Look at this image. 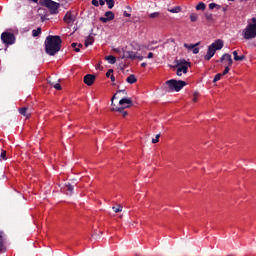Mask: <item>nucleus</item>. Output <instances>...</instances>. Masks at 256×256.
I'll return each instance as SVG.
<instances>
[{
    "label": "nucleus",
    "mask_w": 256,
    "mask_h": 256,
    "mask_svg": "<svg viewBox=\"0 0 256 256\" xmlns=\"http://www.w3.org/2000/svg\"><path fill=\"white\" fill-rule=\"evenodd\" d=\"M166 84L168 85L170 91L179 92V91H181V89H183V87H185L187 85V82L183 81V80L171 79V80L166 81Z\"/></svg>",
    "instance_id": "7"
},
{
    "label": "nucleus",
    "mask_w": 256,
    "mask_h": 256,
    "mask_svg": "<svg viewBox=\"0 0 256 256\" xmlns=\"http://www.w3.org/2000/svg\"><path fill=\"white\" fill-rule=\"evenodd\" d=\"M147 58H148V59H153V53L150 52V53L148 54Z\"/></svg>",
    "instance_id": "45"
},
{
    "label": "nucleus",
    "mask_w": 256,
    "mask_h": 256,
    "mask_svg": "<svg viewBox=\"0 0 256 256\" xmlns=\"http://www.w3.org/2000/svg\"><path fill=\"white\" fill-rule=\"evenodd\" d=\"M197 19H199V15H197L196 13H191L190 14V21H191V23L197 22Z\"/></svg>",
    "instance_id": "26"
},
{
    "label": "nucleus",
    "mask_w": 256,
    "mask_h": 256,
    "mask_svg": "<svg viewBox=\"0 0 256 256\" xmlns=\"http://www.w3.org/2000/svg\"><path fill=\"white\" fill-rule=\"evenodd\" d=\"M126 81H127L130 85H133V83H137V78L135 77L134 74H131L130 76L127 77Z\"/></svg>",
    "instance_id": "20"
},
{
    "label": "nucleus",
    "mask_w": 256,
    "mask_h": 256,
    "mask_svg": "<svg viewBox=\"0 0 256 256\" xmlns=\"http://www.w3.org/2000/svg\"><path fill=\"white\" fill-rule=\"evenodd\" d=\"M0 157L3 159V161H7V151L2 150Z\"/></svg>",
    "instance_id": "35"
},
{
    "label": "nucleus",
    "mask_w": 256,
    "mask_h": 256,
    "mask_svg": "<svg viewBox=\"0 0 256 256\" xmlns=\"http://www.w3.org/2000/svg\"><path fill=\"white\" fill-rule=\"evenodd\" d=\"M95 75L93 74H87L84 76V83L85 85H88V87H91L95 83Z\"/></svg>",
    "instance_id": "11"
},
{
    "label": "nucleus",
    "mask_w": 256,
    "mask_h": 256,
    "mask_svg": "<svg viewBox=\"0 0 256 256\" xmlns=\"http://www.w3.org/2000/svg\"><path fill=\"white\" fill-rule=\"evenodd\" d=\"M6 248H5V239L3 238L2 235H0V252L5 253Z\"/></svg>",
    "instance_id": "19"
},
{
    "label": "nucleus",
    "mask_w": 256,
    "mask_h": 256,
    "mask_svg": "<svg viewBox=\"0 0 256 256\" xmlns=\"http://www.w3.org/2000/svg\"><path fill=\"white\" fill-rule=\"evenodd\" d=\"M189 67H191V63L187 62L186 60H177L176 61V74L178 77H181L184 73V75H187L189 71Z\"/></svg>",
    "instance_id": "4"
},
{
    "label": "nucleus",
    "mask_w": 256,
    "mask_h": 256,
    "mask_svg": "<svg viewBox=\"0 0 256 256\" xmlns=\"http://www.w3.org/2000/svg\"><path fill=\"white\" fill-rule=\"evenodd\" d=\"M244 39L249 41L256 37V18H252V23H249L246 28L242 31Z\"/></svg>",
    "instance_id": "3"
},
{
    "label": "nucleus",
    "mask_w": 256,
    "mask_h": 256,
    "mask_svg": "<svg viewBox=\"0 0 256 256\" xmlns=\"http://www.w3.org/2000/svg\"><path fill=\"white\" fill-rule=\"evenodd\" d=\"M221 77H223L221 73L216 74L214 76L213 83H217V81H221Z\"/></svg>",
    "instance_id": "34"
},
{
    "label": "nucleus",
    "mask_w": 256,
    "mask_h": 256,
    "mask_svg": "<svg viewBox=\"0 0 256 256\" xmlns=\"http://www.w3.org/2000/svg\"><path fill=\"white\" fill-rule=\"evenodd\" d=\"M41 33V27H38L36 30L32 31L33 37H39V34Z\"/></svg>",
    "instance_id": "32"
},
{
    "label": "nucleus",
    "mask_w": 256,
    "mask_h": 256,
    "mask_svg": "<svg viewBox=\"0 0 256 256\" xmlns=\"http://www.w3.org/2000/svg\"><path fill=\"white\" fill-rule=\"evenodd\" d=\"M192 52L194 53V55H197V53H199V48H197V46L194 47V48L192 49Z\"/></svg>",
    "instance_id": "41"
},
{
    "label": "nucleus",
    "mask_w": 256,
    "mask_h": 256,
    "mask_svg": "<svg viewBox=\"0 0 256 256\" xmlns=\"http://www.w3.org/2000/svg\"><path fill=\"white\" fill-rule=\"evenodd\" d=\"M108 9H113L115 7V0H104Z\"/></svg>",
    "instance_id": "24"
},
{
    "label": "nucleus",
    "mask_w": 256,
    "mask_h": 256,
    "mask_svg": "<svg viewBox=\"0 0 256 256\" xmlns=\"http://www.w3.org/2000/svg\"><path fill=\"white\" fill-rule=\"evenodd\" d=\"M207 9V5L205 3L200 2L198 5H196V11H205Z\"/></svg>",
    "instance_id": "22"
},
{
    "label": "nucleus",
    "mask_w": 256,
    "mask_h": 256,
    "mask_svg": "<svg viewBox=\"0 0 256 256\" xmlns=\"http://www.w3.org/2000/svg\"><path fill=\"white\" fill-rule=\"evenodd\" d=\"M233 55H234V61H243L245 59V55L239 56L237 51H234Z\"/></svg>",
    "instance_id": "23"
},
{
    "label": "nucleus",
    "mask_w": 256,
    "mask_h": 256,
    "mask_svg": "<svg viewBox=\"0 0 256 256\" xmlns=\"http://www.w3.org/2000/svg\"><path fill=\"white\" fill-rule=\"evenodd\" d=\"M230 67L231 66H225L223 73H221L222 77H224V75H227V73H229V71H231Z\"/></svg>",
    "instance_id": "36"
},
{
    "label": "nucleus",
    "mask_w": 256,
    "mask_h": 256,
    "mask_svg": "<svg viewBox=\"0 0 256 256\" xmlns=\"http://www.w3.org/2000/svg\"><path fill=\"white\" fill-rule=\"evenodd\" d=\"M113 19H115V13H113V11H106L104 17H100L102 23H109V21H113Z\"/></svg>",
    "instance_id": "9"
},
{
    "label": "nucleus",
    "mask_w": 256,
    "mask_h": 256,
    "mask_svg": "<svg viewBox=\"0 0 256 256\" xmlns=\"http://www.w3.org/2000/svg\"><path fill=\"white\" fill-rule=\"evenodd\" d=\"M0 51H3V49H2V48H0Z\"/></svg>",
    "instance_id": "53"
},
{
    "label": "nucleus",
    "mask_w": 256,
    "mask_h": 256,
    "mask_svg": "<svg viewBox=\"0 0 256 256\" xmlns=\"http://www.w3.org/2000/svg\"><path fill=\"white\" fill-rule=\"evenodd\" d=\"M92 43H95V38L93 37V35H89L85 39V47H89V45H91Z\"/></svg>",
    "instance_id": "17"
},
{
    "label": "nucleus",
    "mask_w": 256,
    "mask_h": 256,
    "mask_svg": "<svg viewBox=\"0 0 256 256\" xmlns=\"http://www.w3.org/2000/svg\"><path fill=\"white\" fill-rule=\"evenodd\" d=\"M198 97H199V92H194L193 98H192L193 103H197Z\"/></svg>",
    "instance_id": "37"
},
{
    "label": "nucleus",
    "mask_w": 256,
    "mask_h": 256,
    "mask_svg": "<svg viewBox=\"0 0 256 256\" xmlns=\"http://www.w3.org/2000/svg\"><path fill=\"white\" fill-rule=\"evenodd\" d=\"M2 43L4 45H6L5 51H7V47H9V45H15V41H17V38L15 37V34H13L12 32H3L1 34L0 37Z\"/></svg>",
    "instance_id": "5"
},
{
    "label": "nucleus",
    "mask_w": 256,
    "mask_h": 256,
    "mask_svg": "<svg viewBox=\"0 0 256 256\" xmlns=\"http://www.w3.org/2000/svg\"><path fill=\"white\" fill-rule=\"evenodd\" d=\"M71 47H73V49L76 51V53H79V51H81V49H79V47H83V44L72 43Z\"/></svg>",
    "instance_id": "27"
},
{
    "label": "nucleus",
    "mask_w": 256,
    "mask_h": 256,
    "mask_svg": "<svg viewBox=\"0 0 256 256\" xmlns=\"http://www.w3.org/2000/svg\"><path fill=\"white\" fill-rule=\"evenodd\" d=\"M228 1H235V0H228Z\"/></svg>",
    "instance_id": "54"
},
{
    "label": "nucleus",
    "mask_w": 256,
    "mask_h": 256,
    "mask_svg": "<svg viewBox=\"0 0 256 256\" xmlns=\"http://www.w3.org/2000/svg\"><path fill=\"white\" fill-rule=\"evenodd\" d=\"M224 46V42L221 39L215 40L207 50L206 55L204 56L205 61H211V58L215 56L217 51H221V48Z\"/></svg>",
    "instance_id": "2"
},
{
    "label": "nucleus",
    "mask_w": 256,
    "mask_h": 256,
    "mask_svg": "<svg viewBox=\"0 0 256 256\" xmlns=\"http://www.w3.org/2000/svg\"><path fill=\"white\" fill-rule=\"evenodd\" d=\"M169 13H181V6H176L172 9H168Z\"/></svg>",
    "instance_id": "28"
},
{
    "label": "nucleus",
    "mask_w": 256,
    "mask_h": 256,
    "mask_svg": "<svg viewBox=\"0 0 256 256\" xmlns=\"http://www.w3.org/2000/svg\"><path fill=\"white\" fill-rule=\"evenodd\" d=\"M111 73H113V69H109L106 73V77H111Z\"/></svg>",
    "instance_id": "42"
},
{
    "label": "nucleus",
    "mask_w": 256,
    "mask_h": 256,
    "mask_svg": "<svg viewBox=\"0 0 256 256\" xmlns=\"http://www.w3.org/2000/svg\"><path fill=\"white\" fill-rule=\"evenodd\" d=\"M206 20L208 21V23H213L214 19H213V14L209 13V12H206L204 14Z\"/></svg>",
    "instance_id": "25"
},
{
    "label": "nucleus",
    "mask_w": 256,
    "mask_h": 256,
    "mask_svg": "<svg viewBox=\"0 0 256 256\" xmlns=\"http://www.w3.org/2000/svg\"><path fill=\"white\" fill-rule=\"evenodd\" d=\"M105 59L108 61V63H110V65H115L117 62V58H115L113 55L106 56Z\"/></svg>",
    "instance_id": "18"
},
{
    "label": "nucleus",
    "mask_w": 256,
    "mask_h": 256,
    "mask_svg": "<svg viewBox=\"0 0 256 256\" xmlns=\"http://www.w3.org/2000/svg\"><path fill=\"white\" fill-rule=\"evenodd\" d=\"M216 63H223V65H226V67H232L233 58L231 57V54L225 53L221 56L220 60L216 61Z\"/></svg>",
    "instance_id": "8"
},
{
    "label": "nucleus",
    "mask_w": 256,
    "mask_h": 256,
    "mask_svg": "<svg viewBox=\"0 0 256 256\" xmlns=\"http://www.w3.org/2000/svg\"><path fill=\"white\" fill-rule=\"evenodd\" d=\"M141 67H147V63L143 62V63L141 64Z\"/></svg>",
    "instance_id": "50"
},
{
    "label": "nucleus",
    "mask_w": 256,
    "mask_h": 256,
    "mask_svg": "<svg viewBox=\"0 0 256 256\" xmlns=\"http://www.w3.org/2000/svg\"><path fill=\"white\" fill-rule=\"evenodd\" d=\"M159 137H161V134L156 135V137L152 139V143H159Z\"/></svg>",
    "instance_id": "38"
},
{
    "label": "nucleus",
    "mask_w": 256,
    "mask_h": 256,
    "mask_svg": "<svg viewBox=\"0 0 256 256\" xmlns=\"http://www.w3.org/2000/svg\"><path fill=\"white\" fill-rule=\"evenodd\" d=\"M49 85H51V87H54V85H56L55 82H51V81H48Z\"/></svg>",
    "instance_id": "47"
},
{
    "label": "nucleus",
    "mask_w": 256,
    "mask_h": 256,
    "mask_svg": "<svg viewBox=\"0 0 256 256\" xmlns=\"http://www.w3.org/2000/svg\"><path fill=\"white\" fill-rule=\"evenodd\" d=\"M124 17H131V13H128L127 11H124Z\"/></svg>",
    "instance_id": "44"
},
{
    "label": "nucleus",
    "mask_w": 256,
    "mask_h": 256,
    "mask_svg": "<svg viewBox=\"0 0 256 256\" xmlns=\"http://www.w3.org/2000/svg\"><path fill=\"white\" fill-rule=\"evenodd\" d=\"M98 5H101V6L105 5V0H99Z\"/></svg>",
    "instance_id": "43"
},
{
    "label": "nucleus",
    "mask_w": 256,
    "mask_h": 256,
    "mask_svg": "<svg viewBox=\"0 0 256 256\" xmlns=\"http://www.w3.org/2000/svg\"><path fill=\"white\" fill-rule=\"evenodd\" d=\"M92 5H94V7H99V0H92Z\"/></svg>",
    "instance_id": "40"
},
{
    "label": "nucleus",
    "mask_w": 256,
    "mask_h": 256,
    "mask_svg": "<svg viewBox=\"0 0 256 256\" xmlns=\"http://www.w3.org/2000/svg\"><path fill=\"white\" fill-rule=\"evenodd\" d=\"M160 15H161L160 12H153V13L149 14V18L150 19H157Z\"/></svg>",
    "instance_id": "31"
},
{
    "label": "nucleus",
    "mask_w": 256,
    "mask_h": 256,
    "mask_svg": "<svg viewBox=\"0 0 256 256\" xmlns=\"http://www.w3.org/2000/svg\"><path fill=\"white\" fill-rule=\"evenodd\" d=\"M63 44V40H61V36L59 35H49L46 37L44 45H45V53L50 55V57H54L61 51V47Z\"/></svg>",
    "instance_id": "1"
},
{
    "label": "nucleus",
    "mask_w": 256,
    "mask_h": 256,
    "mask_svg": "<svg viewBox=\"0 0 256 256\" xmlns=\"http://www.w3.org/2000/svg\"><path fill=\"white\" fill-rule=\"evenodd\" d=\"M110 79L112 82H115V76L113 74L110 76Z\"/></svg>",
    "instance_id": "46"
},
{
    "label": "nucleus",
    "mask_w": 256,
    "mask_h": 256,
    "mask_svg": "<svg viewBox=\"0 0 256 256\" xmlns=\"http://www.w3.org/2000/svg\"><path fill=\"white\" fill-rule=\"evenodd\" d=\"M223 11H224V12L227 11V8H223Z\"/></svg>",
    "instance_id": "52"
},
{
    "label": "nucleus",
    "mask_w": 256,
    "mask_h": 256,
    "mask_svg": "<svg viewBox=\"0 0 256 256\" xmlns=\"http://www.w3.org/2000/svg\"><path fill=\"white\" fill-rule=\"evenodd\" d=\"M118 93H123V95H127V92L125 90H118L116 94L113 95L112 97V105H113V101H115V99H117V94Z\"/></svg>",
    "instance_id": "30"
},
{
    "label": "nucleus",
    "mask_w": 256,
    "mask_h": 256,
    "mask_svg": "<svg viewBox=\"0 0 256 256\" xmlns=\"http://www.w3.org/2000/svg\"><path fill=\"white\" fill-rule=\"evenodd\" d=\"M125 107H113L111 108V111H117L118 113H122V117H127L128 113L127 111H124Z\"/></svg>",
    "instance_id": "15"
},
{
    "label": "nucleus",
    "mask_w": 256,
    "mask_h": 256,
    "mask_svg": "<svg viewBox=\"0 0 256 256\" xmlns=\"http://www.w3.org/2000/svg\"><path fill=\"white\" fill-rule=\"evenodd\" d=\"M114 213H121V211H123V206L118 205V206H113L112 207Z\"/></svg>",
    "instance_id": "29"
},
{
    "label": "nucleus",
    "mask_w": 256,
    "mask_h": 256,
    "mask_svg": "<svg viewBox=\"0 0 256 256\" xmlns=\"http://www.w3.org/2000/svg\"><path fill=\"white\" fill-rule=\"evenodd\" d=\"M209 9H221V6L219 4L216 3H210L209 4Z\"/></svg>",
    "instance_id": "33"
},
{
    "label": "nucleus",
    "mask_w": 256,
    "mask_h": 256,
    "mask_svg": "<svg viewBox=\"0 0 256 256\" xmlns=\"http://www.w3.org/2000/svg\"><path fill=\"white\" fill-rule=\"evenodd\" d=\"M185 49H188L189 51H193V49H195V47H199V43L196 44H184Z\"/></svg>",
    "instance_id": "21"
},
{
    "label": "nucleus",
    "mask_w": 256,
    "mask_h": 256,
    "mask_svg": "<svg viewBox=\"0 0 256 256\" xmlns=\"http://www.w3.org/2000/svg\"><path fill=\"white\" fill-rule=\"evenodd\" d=\"M54 89H56L57 91H61V89H63V88L61 87V84L56 83V84H54Z\"/></svg>",
    "instance_id": "39"
},
{
    "label": "nucleus",
    "mask_w": 256,
    "mask_h": 256,
    "mask_svg": "<svg viewBox=\"0 0 256 256\" xmlns=\"http://www.w3.org/2000/svg\"><path fill=\"white\" fill-rule=\"evenodd\" d=\"M19 113H20V115H23V117H25L26 119H29V117H31V112H29L28 107L20 108Z\"/></svg>",
    "instance_id": "13"
},
{
    "label": "nucleus",
    "mask_w": 256,
    "mask_h": 256,
    "mask_svg": "<svg viewBox=\"0 0 256 256\" xmlns=\"http://www.w3.org/2000/svg\"><path fill=\"white\" fill-rule=\"evenodd\" d=\"M155 43H157V42H155V41H152V42H151L152 45H155Z\"/></svg>",
    "instance_id": "51"
},
{
    "label": "nucleus",
    "mask_w": 256,
    "mask_h": 256,
    "mask_svg": "<svg viewBox=\"0 0 256 256\" xmlns=\"http://www.w3.org/2000/svg\"><path fill=\"white\" fill-rule=\"evenodd\" d=\"M136 59H139L140 61H143V56H137Z\"/></svg>",
    "instance_id": "48"
},
{
    "label": "nucleus",
    "mask_w": 256,
    "mask_h": 256,
    "mask_svg": "<svg viewBox=\"0 0 256 256\" xmlns=\"http://www.w3.org/2000/svg\"><path fill=\"white\" fill-rule=\"evenodd\" d=\"M40 5H42V7H47L51 15H57V13H59V3L53 0H40Z\"/></svg>",
    "instance_id": "6"
},
{
    "label": "nucleus",
    "mask_w": 256,
    "mask_h": 256,
    "mask_svg": "<svg viewBox=\"0 0 256 256\" xmlns=\"http://www.w3.org/2000/svg\"><path fill=\"white\" fill-rule=\"evenodd\" d=\"M122 59H137V53L133 51H127L122 56Z\"/></svg>",
    "instance_id": "14"
},
{
    "label": "nucleus",
    "mask_w": 256,
    "mask_h": 256,
    "mask_svg": "<svg viewBox=\"0 0 256 256\" xmlns=\"http://www.w3.org/2000/svg\"><path fill=\"white\" fill-rule=\"evenodd\" d=\"M64 23L67 25H73L75 23V16L71 12H67L64 16Z\"/></svg>",
    "instance_id": "10"
},
{
    "label": "nucleus",
    "mask_w": 256,
    "mask_h": 256,
    "mask_svg": "<svg viewBox=\"0 0 256 256\" xmlns=\"http://www.w3.org/2000/svg\"><path fill=\"white\" fill-rule=\"evenodd\" d=\"M119 105H121L122 107L124 106V109H127V107H131L133 105V100L131 98H122L119 101Z\"/></svg>",
    "instance_id": "12"
},
{
    "label": "nucleus",
    "mask_w": 256,
    "mask_h": 256,
    "mask_svg": "<svg viewBox=\"0 0 256 256\" xmlns=\"http://www.w3.org/2000/svg\"><path fill=\"white\" fill-rule=\"evenodd\" d=\"M148 49H149L150 51H153V49H155V48L151 47V45H148Z\"/></svg>",
    "instance_id": "49"
},
{
    "label": "nucleus",
    "mask_w": 256,
    "mask_h": 256,
    "mask_svg": "<svg viewBox=\"0 0 256 256\" xmlns=\"http://www.w3.org/2000/svg\"><path fill=\"white\" fill-rule=\"evenodd\" d=\"M65 191H67V195H73L74 187L71 184H65L64 186Z\"/></svg>",
    "instance_id": "16"
}]
</instances>
